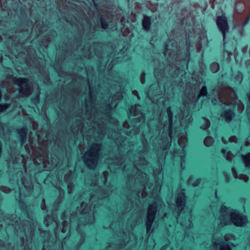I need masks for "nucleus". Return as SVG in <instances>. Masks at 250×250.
Listing matches in <instances>:
<instances>
[{
	"mask_svg": "<svg viewBox=\"0 0 250 250\" xmlns=\"http://www.w3.org/2000/svg\"><path fill=\"white\" fill-rule=\"evenodd\" d=\"M167 113L168 114L169 117V136L171 139L173 138L172 135V113L171 111L170 108L168 107L167 109Z\"/></svg>",
	"mask_w": 250,
	"mask_h": 250,
	"instance_id": "9d476101",
	"label": "nucleus"
},
{
	"mask_svg": "<svg viewBox=\"0 0 250 250\" xmlns=\"http://www.w3.org/2000/svg\"><path fill=\"white\" fill-rule=\"evenodd\" d=\"M243 159L246 167H250V153H248L245 156H243Z\"/></svg>",
	"mask_w": 250,
	"mask_h": 250,
	"instance_id": "4468645a",
	"label": "nucleus"
},
{
	"mask_svg": "<svg viewBox=\"0 0 250 250\" xmlns=\"http://www.w3.org/2000/svg\"><path fill=\"white\" fill-rule=\"evenodd\" d=\"M185 196L184 193L182 192L180 196L177 198L176 203L179 209H181L185 205Z\"/></svg>",
	"mask_w": 250,
	"mask_h": 250,
	"instance_id": "6e6552de",
	"label": "nucleus"
},
{
	"mask_svg": "<svg viewBox=\"0 0 250 250\" xmlns=\"http://www.w3.org/2000/svg\"><path fill=\"white\" fill-rule=\"evenodd\" d=\"M232 172L234 175V177L235 178H239L240 179H242L245 182H247L248 181L249 178L247 176H246L245 175H240L239 176H238L236 174H235V170L234 168H233L232 169Z\"/></svg>",
	"mask_w": 250,
	"mask_h": 250,
	"instance_id": "ddd939ff",
	"label": "nucleus"
},
{
	"mask_svg": "<svg viewBox=\"0 0 250 250\" xmlns=\"http://www.w3.org/2000/svg\"><path fill=\"white\" fill-rule=\"evenodd\" d=\"M222 152L226 158V159L229 161H231L233 160V158L234 157L230 152H228L226 154V150L222 149Z\"/></svg>",
	"mask_w": 250,
	"mask_h": 250,
	"instance_id": "2eb2a0df",
	"label": "nucleus"
},
{
	"mask_svg": "<svg viewBox=\"0 0 250 250\" xmlns=\"http://www.w3.org/2000/svg\"><path fill=\"white\" fill-rule=\"evenodd\" d=\"M211 71L213 72H217L219 69V65L217 63H213L211 65Z\"/></svg>",
	"mask_w": 250,
	"mask_h": 250,
	"instance_id": "6ab92c4d",
	"label": "nucleus"
},
{
	"mask_svg": "<svg viewBox=\"0 0 250 250\" xmlns=\"http://www.w3.org/2000/svg\"><path fill=\"white\" fill-rule=\"evenodd\" d=\"M219 102L221 103V105L225 104L228 106H232L234 108H235L237 104L238 110L240 113L242 112L244 109V105L240 102L237 103V99L235 97L234 98L230 99L229 97L227 96L226 99L223 100H220Z\"/></svg>",
	"mask_w": 250,
	"mask_h": 250,
	"instance_id": "423d86ee",
	"label": "nucleus"
},
{
	"mask_svg": "<svg viewBox=\"0 0 250 250\" xmlns=\"http://www.w3.org/2000/svg\"><path fill=\"white\" fill-rule=\"evenodd\" d=\"M8 108V105L6 104H0V111L2 112Z\"/></svg>",
	"mask_w": 250,
	"mask_h": 250,
	"instance_id": "412c9836",
	"label": "nucleus"
},
{
	"mask_svg": "<svg viewBox=\"0 0 250 250\" xmlns=\"http://www.w3.org/2000/svg\"><path fill=\"white\" fill-rule=\"evenodd\" d=\"M221 224H223V225H228V224H229V223H228V222H222L221 223Z\"/></svg>",
	"mask_w": 250,
	"mask_h": 250,
	"instance_id": "a878e982",
	"label": "nucleus"
},
{
	"mask_svg": "<svg viewBox=\"0 0 250 250\" xmlns=\"http://www.w3.org/2000/svg\"><path fill=\"white\" fill-rule=\"evenodd\" d=\"M156 205L154 203L150 205L148 207L146 221V228L147 232L150 229L154 219L156 211Z\"/></svg>",
	"mask_w": 250,
	"mask_h": 250,
	"instance_id": "20e7f679",
	"label": "nucleus"
},
{
	"mask_svg": "<svg viewBox=\"0 0 250 250\" xmlns=\"http://www.w3.org/2000/svg\"><path fill=\"white\" fill-rule=\"evenodd\" d=\"M215 247L216 250H233V249L234 248L235 246L231 243L228 242L226 244H217Z\"/></svg>",
	"mask_w": 250,
	"mask_h": 250,
	"instance_id": "0eeeda50",
	"label": "nucleus"
},
{
	"mask_svg": "<svg viewBox=\"0 0 250 250\" xmlns=\"http://www.w3.org/2000/svg\"><path fill=\"white\" fill-rule=\"evenodd\" d=\"M248 20H249V19H248V20H247V21H246V22L245 23V24H247V22H248Z\"/></svg>",
	"mask_w": 250,
	"mask_h": 250,
	"instance_id": "cd10ccee",
	"label": "nucleus"
},
{
	"mask_svg": "<svg viewBox=\"0 0 250 250\" xmlns=\"http://www.w3.org/2000/svg\"><path fill=\"white\" fill-rule=\"evenodd\" d=\"M16 83L19 86V93L24 96L30 94V85L28 81L25 78H19L16 80Z\"/></svg>",
	"mask_w": 250,
	"mask_h": 250,
	"instance_id": "7ed1b4c3",
	"label": "nucleus"
},
{
	"mask_svg": "<svg viewBox=\"0 0 250 250\" xmlns=\"http://www.w3.org/2000/svg\"><path fill=\"white\" fill-rule=\"evenodd\" d=\"M42 250H45V249H44V248L42 249Z\"/></svg>",
	"mask_w": 250,
	"mask_h": 250,
	"instance_id": "c756f323",
	"label": "nucleus"
},
{
	"mask_svg": "<svg viewBox=\"0 0 250 250\" xmlns=\"http://www.w3.org/2000/svg\"><path fill=\"white\" fill-rule=\"evenodd\" d=\"M237 138L235 136H231L229 138V142H237Z\"/></svg>",
	"mask_w": 250,
	"mask_h": 250,
	"instance_id": "4be33fe9",
	"label": "nucleus"
},
{
	"mask_svg": "<svg viewBox=\"0 0 250 250\" xmlns=\"http://www.w3.org/2000/svg\"><path fill=\"white\" fill-rule=\"evenodd\" d=\"M233 112L230 109L227 110L221 114V117L226 122H229L231 121L232 118L233 117Z\"/></svg>",
	"mask_w": 250,
	"mask_h": 250,
	"instance_id": "1a4fd4ad",
	"label": "nucleus"
},
{
	"mask_svg": "<svg viewBox=\"0 0 250 250\" xmlns=\"http://www.w3.org/2000/svg\"><path fill=\"white\" fill-rule=\"evenodd\" d=\"M204 120L205 121V125H202L201 128L203 129H206L209 127V121L207 119H204Z\"/></svg>",
	"mask_w": 250,
	"mask_h": 250,
	"instance_id": "aec40b11",
	"label": "nucleus"
},
{
	"mask_svg": "<svg viewBox=\"0 0 250 250\" xmlns=\"http://www.w3.org/2000/svg\"><path fill=\"white\" fill-rule=\"evenodd\" d=\"M101 26L104 29H106L107 28V25L106 24H104L103 21H102Z\"/></svg>",
	"mask_w": 250,
	"mask_h": 250,
	"instance_id": "5701e85b",
	"label": "nucleus"
},
{
	"mask_svg": "<svg viewBox=\"0 0 250 250\" xmlns=\"http://www.w3.org/2000/svg\"><path fill=\"white\" fill-rule=\"evenodd\" d=\"M212 103H213V104H216V103L214 102V101H212Z\"/></svg>",
	"mask_w": 250,
	"mask_h": 250,
	"instance_id": "c85d7f7f",
	"label": "nucleus"
},
{
	"mask_svg": "<svg viewBox=\"0 0 250 250\" xmlns=\"http://www.w3.org/2000/svg\"><path fill=\"white\" fill-rule=\"evenodd\" d=\"M238 81H241L242 80V75L241 73H239L238 75Z\"/></svg>",
	"mask_w": 250,
	"mask_h": 250,
	"instance_id": "b1692460",
	"label": "nucleus"
},
{
	"mask_svg": "<svg viewBox=\"0 0 250 250\" xmlns=\"http://www.w3.org/2000/svg\"><path fill=\"white\" fill-rule=\"evenodd\" d=\"M27 129L26 128H23L19 131L18 133L20 134V136L21 137L22 141H23V139L26 136Z\"/></svg>",
	"mask_w": 250,
	"mask_h": 250,
	"instance_id": "f3484780",
	"label": "nucleus"
},
{
	"mask_svg": "<svg viewBox=\"0 0 250 250\" xmlns=\"http://www.w3.org/2000/svg\"><path fill=\"white\" fill-rule=\"evenodd\" d=\"M207 88L206 86H203L200 90V93L199 94L198 98H199L201 96H204L207 95Z\"/></svg>",
	"mask_w": 250,
	"mask_h": 250,
	"instance_id": "a211bd4d",
	"label": "nucleus"
},
{
	"mask_svg": "<svg viewBox=\"0 0 250 250\" xmlns=\"http://www.w3.org/2000/svg\"><path fill=\"white\" fill-rule=\"evenodd\" d=\"M99 147V146H97ZM99 155V148L96 149H90L86 151L83 156L84 163L89 168H94L97 164Z\"/></svg>",
	"mask_w": 250,
	"mask_h": 250,
	"instance_id": "f03ea898",
	"label": "nucleus"
},
{
	"mask_svg": "<svg viewBox=\"0 0 250 250\" xmlns=\"http://www.w3.org/2000/svg\"><path fill=\"white\" fill-rule=\"evenodd\" d=\"M222 142L224 143V144H227V141H226L224 139V138H222Z\"/></svg>",
	"mask_w": 250,
	"mask_h": 250,
	"instance_id": "393cba45",
	"label": "nucleus"
},
{
	"mask_svg": "<svg viewBox=\"0 0 250 250\" xmlns=\"http://www.w3.org/2000/svg\"><path fill=\"white\" fill-rule=\"evenodd\" d=\"M213 142V139L211 137H207L204 140V144L206 146H210Z\"/></svg>",
	"mask_w": 250,
	"mask_h": 250,
	"instance_id": "dca6fc26",
	"label": "nucleus"
},
{
	"mask_svg": "<svg viewBox=\"0 0 250 250\" xmlns=\"http://www.w3.org/2000/svg\"><path fill=\"white\" fill-rule=\"evenodd\" d=\"M250 144L249 143V141L246 142V146H249Z\"/></svg>",
	"mask_w": 250,
	"mask_h": 250,
	"instance_id": "bb28decb",
	"label": "nucleus"
},
{
	"mask_svg": "<svg viewBox=\"0 0 250 250\" xmlns=\"http://www.w3.org/2000/svg\"><path fill=\"white\" fill-rule=\"evenodd\" d=\"M220 209L222 217L224 218H228L230 216L232 222L235 226L241 227L247 223V219L246 216L240 214L237 211L230 210L223 206L221 207Z\"/></svg>",
	"mask_w": 250,
	"mask_h": 250,
	"instance_id": "f257e3e1",
	"label": "nucleus"
},
{
	"mask_svg": "<svg viewBox=\"0 0 250 250\" xmlns=\"http://www.w3.org/2000/svg\"><path fill=\"white\" fill-rule=\"evenodd\" d=\"M216 23L220 31L223 34V40L225 41L226 38V33L229 30V26L226 17L223 15L219 16L217 18Z\"/></svg>",
	"mask_w": 250,
	"mask_h": 250,
	"instance_id": "39448f33",
	"label": "nucleus"
},
{
	"mask_svg": "<svg viewBox=\"0 0 250 250\" xmlns=\"http://www.w3.org/2000/svg\"><path fill=\"white\" fill-rule=\"evenodd\" d=\"M150 25V19L149 17L144 16L143 20V26L146 30H148Z\"/></svg>",
	"mask_w": 250,
	"mask_h": 250,
	"instance_id": "9b49d317",
	"label": "nucleus"
},
{
	"mask_svg": "<svg viewBox=\"0 0 250 250\" xmlns=\"http://www.w3.org/2000/svg\"><path fill=\"white\" fill-rule=\"evenodd\" d=\"M187 143V139L185 134L181 135L178 140L179 145L182 147H184Z\"/></svg>",
	"mask_w": 250,
	"mask_h": 250,
	"instance_id": "f8f14e48",
	"label": "nucleus"
}]
</instances>
